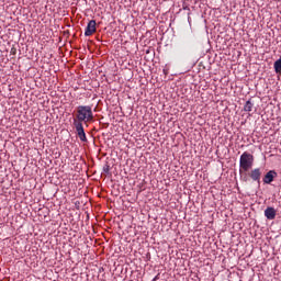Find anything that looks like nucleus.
<instances>
[{
  "label": "nucleus",
  "instance_id": "nucleus-1",
  "mask_svg": "<svg viewBox=\"0 0 281 281\" xmlns=\"http://www.w3.org/2000/svg\"><path fill=\"white\" fill-rule=\"evenodd\" d=\"M93 122V109L91 105H78L72 124H89Z\"/></svg>",
  "mask_w": 281,
  "mask_h": 281
},
{
  "label": "nucleus",
  "instance_id": "nucleus-2",
  "mask_svg": "<svg viewBox=\"0 0 281 281\" xmlns=\"http://www.w3.org/2000/svg\"><path fill=\"white\" fill-rule=\"evenodd\" d=\"M254 168V155L244 151L239 158V175L243 181H248L247 172Z\"/></svg>",
  "mask_w": 281,
  "mask_h": 281
},
{
  "label": "nucleus",
  "instance_id": "nucleus-3",
  "mask_svg": "<svg viewBox=\"0 0 281 281\" xmlns=\"http://www.w3.org/2000/svg\"><path fill=\"white\" fill-rule=\"evenodd\" d=\"M77 135L81 142H87V134L85 133V126L81 123H72Z\"/></svg>",
  "mask_w": 281,
  "mask_h": 281
},
{
  "label": "nucleus",
  "instance_id": "nucleus-4",
  "mask_svg": "<svg viewBox=\"0 0 281 281\" xmlns=\"http://www.w3.org/2000/svg\"><path fill=\"white\" fill-rule=\"evenodd\" d=\"M95 25H97V22H95V20H91V21H89L88 22V25H87V27H86V31H85V36H93V34H95V32H97V27H95Z\"/></svg>",
  "mask_w": 281,
  "mask_h": 281
},
{
  "label": "nucleus",
  "instance_id": "nucleus-5",
  "mask_svg": "<svg viewBox=\"0 0 281 281\" xmlns=\"http://www.w3.org/2000/svg\"><path fill=\"white\" fill-rule=\"evenodd\" d=\"M278 177V172L276 170L268 171L263 177V183L270 184L273 183V180Z\"/></svg>",
  "mask_w": 281,
  "mask_h": 281
},
{
  "label": "nucleus",
  "instance_id": "nucleus-6",
  "mask_svg": "<svg viewBox=\"0 0 281 281\" xmlns=\"http://www.w3.org/2000/svg\"><path fill=\"white\" fill-rule=\"evenodd\" d=\"M250 179H252V181H257L258 183H260V177H262V171H260V168H256L252 169L249 173Z\"/></svg>",
  "mask_w": 281,
  "mask_h": 281
},
{
  "label": "nucleus",
  "instance_id": "nucleus-7",
  "mask_svg": "<svg viewBox=\"0 0 281 281\" xmlns=\"http://www.w3.org/2000/svg\"><path fill=\"white\" fill-rule=\"evenodd\" d=\"M276 209L271 207V206H268L266 210H265V216L266 218H268V221H273L276 218Z\"/></svg>",
  "mask_w": 281,
  "mask_h": 281
},
{
  "label": "nucleus",
  "instance_id": "nucleus-8",
  "mask_svg": "<svg viewBox=\"0 0 281 281\" xmlns=\"http://www.w3.org/2000/svg\"><path fill=\"white\" fill-rule=\"evenodd\" d=\"M244 111L246 113H251V111H254V102H251V100H248L245 105H244Z\"/></svg>",
  "mask_w": 281,
  "mask_h": 281
},
{
  "label": "nucleus",
  "instance_id": "nucleus-9",
  "mask_svg": "<svg viewBox=\"0 0 281 281\" xmlns=\"http://www.w3.org/2000/svg\"><path fill=\"white\" fill-rule=\"evenodd\" d=\"M274 71L276 74H281V58H279L277 61H274Z\"/></svg>",
  "mask_w": 281,
  "mask_h": 281
},
{
  "label": "nucleus",
  "instance_id": "nucleus-10",
  "mask_svg": "<svg viewBox=\"0 0 281 281\" xmlns=\"http://www.w3.org/2000/svg\"><path fill=\"white\" fill-rule=\"evenodd\" d=\"M162 74L165 76H168V74H170V68L168 67V65H166L165 68L162 69Z\"/></svg>",
  "mask_w": 281,
  "mask_h": 281
},
{
  "label": "nucleus",
  "instance_id": "nucleus-11",
  "mask_svg": "<svg viewBox=\"0 0 281 281\" xmlns=\"http://www.w3.org/2000/svg\"><path fill=\"white\" fill-rule=\"evenodd\" d=\"M159 280V276H156L151 281H157Z\"/></svg>",
  "mask_w": 281,
  "mask_h": 281
}]
</instances>
